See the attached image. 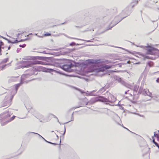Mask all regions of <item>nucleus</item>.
<instances>
[{
	"label": "nucleus",
	"instance_id": "nucleus-14",
	"mask_svg": "<svg viewBox=\"0 0 159 159\" xmlns=\"http://www.w3.org/2000/svg\"><path fill=\"white\" fill-rule=\"evenodd\" d=\"M40 67L41 68L43 69H43L44 68L42 66H40ZM54 70L53 69H51V68H48L46 69L45 70H43V71H45L47 72H52Z\"/></svg>",
	"mask_w": 159,
	"mask_h": 159
},
{
	"label": "nucleus",
	"instance_id": "nucleus-59",
	"mask_svg": "<svg viewBox=\"0 0 159 159\" xmlns=\"http://www.w3.org/2000/svg\"><path fill=\"white\" fill-rule=\"evenodd\" d=\"M85 99H87V98H85Z\"/></svg>",
	"mask_w": 159,
	"mask_h": 159
},
{
	"label": "nucleus",
	"instance_id": "nucleus-1",
	"mask_svg": "<svg viewBox=\"0 0 159 159\" xmlns=\"http://www.w3.org/2000/svg\"><path fill=\"white\" fill-rule=\"evenodd\" d=\"M109 95L108 98H106L102 96H99L95 98L94 99L92 100L93 103H95L98 101L106 103L107 104V102H114L116 100V98L112 95L109 93Z\"/></svg>",
	"mask_w": 159,
	"mask_h": 159
},
{
	"label": "nucleus",
	"instance_id": "nucleus-61",
	"mask_svg": "<svg viewBox=\"0 0 159 159\" xmlns=\"http://www.w3.org/2000/svg\"><path fill=\"white\" fill-rule=\"evenodd\" d=\"M135 2L136 1V0H134Z\"/></svg>",
	"mask_w": 159,
	"mask_h": 159
},
{
	"label": "nucleus",
	"instance_id": "nucleus-46",
	"mask_svg": "<svg viewBox=\"0 0 159 159\" xmlns=\"http://www.w3.org/2000/svg\"><path fill=\"white\" fill-rule=\"evenodd\" d=\"M11 48V47L10 46H9L8 48V50H10Z\"/></svg>",
	"mask_w": 159,
	"mask_h": 159
},
{
	"label": "nucleus",
	"instance_id": "nucleus-55",
	"mask_svg": "<svg viewBox=\"0 0 159 159\" xmlns=\"http://www.w3.org/2000/svg\"><path fill=\"white\" fill-rule=\"evenodd\" d=\"M56 72H57V73H59V72L58 71H56Z\"/></svg>",
	"mask_w": 159,
	"mask_h": 159
},
{
	"label": "nucleus",
	"instance_id": "nucleus-39",
	"mask_svg": "<svg viewBox=\"0 0 159 159\" xmlns=\"http://www.w3.org/2000/svg\"><path fill=\"white\" fill-rule=\"evenodd\" d=\"M75 44V43H74V42H72V43H71L70 44V45L72 46V45H74V44Z\"/></svg>",
	"mask_w": 159,
	"mask_h": 159
},
{
	"label": "nucleus",
	"instance_id": "nucleus-22",
	"mask_svg": "<svg viewBox=\"0 0 159 159\" xmlns=\"http://www.w3.org/2000/svg\"><path fill=\"white\" fill-rule=\"evenodd\" d=\"M153 63L151 61H149L148 63H147V64L150 66L151 67L153 65Z\"/></svg>",
	"mask_w": 159,
	"mask_h": 159
},
{
	"label": "nucleus",
	"instance_id": "nucleus-21",
	"mask_svg": "<svg viewBox=\"0 0 159 159\" xmlns=\"http://www.w3.org/2000/svg\"><path fill=\"white\" fill-rule=\"evenodd\" d=\"M8 60V58H6L3 59L1 62L2 63H5L7 62Z\"/></svg>",
	"mask_w": 159,
	"mask_h": 159
},
{
	"label": "nucleus",
	"instance_id": "nucleus-37",
	"mask_svg": "<svg viewBox=\"0 0 159 159\" xmlns=\"http://www.w3.org/2000/svg\"><path fill=\"white\" fill-rule=\"evenodd\" d=\"M86 42H92V39H91L90 40H86Z\"/></svg>",
	"mask_w": 159,
	"mask_h": 159
},
{
	"label": "nucleus",
	"instance_id": "nucleus-30",
	"mask_svg": "<svg viewBox=\"0 0 159 159\" xmlns=\"http://www.w3.org/2000/svg\"><path fill=\"white\" fill-rule=\"evenodd\" d=\"M10 64H11L10 63H8V64H7L4 65H3L2 66V68H5V66H7V65H8V66H9L10 65Z\"/></svg>",
	"mask_w": 159,
	"mask_h": 159
},
{
	"label": "nucleus",
	"instance_id": "nucleus-63",
	"mask_svg": "<svg viewBox=\"0 0 159 159\" xmlns=\"http://www.w3.org/2000/svg\"><path fill=\"white\" fill-rule=\"evenodd\" d=\"M158 132L159 133V130H158Z\"/></svg>",
	"mask_w": 159,
	"mask_h": 159
},
{
	"label": "nucleus",
	"instance_id": "nucleus-28",
	"mask_svg": "<svg viewBox=\"0 0 159 159\" xmlns=\"http://www.w3.org/2000/svg\"><path fill=\"white\" fill-rule=\"evenodd\" d=\"M75 89L76 90H78L80 92L82 93H85V92H83V91H82L80 89H79L77 88H75Z\"/></svg>",
	"mask_w": 159,
	"mask_h": 159
},
{
	"label": "nucleus",
	"instance_id": "nucleus-64",
	"mask_svg": "<svg viewBox=\"0 0 159 159\" xmlns=\"http://www.w3.org/2000/svg\"><path fill=\"white\" fill-rule=\"evenodd\" d=\"M134 91H136V90H134Z\"/></svg>",
	"mask_w": 159,
	"mask_h": 159
},
{
	"label": "nucleus",
	"instance_id": "nucleus-16",
	"mask_svg": "<svg viewBox=\"0 0 159 159\" xmlns=\"http://www.w3.org/2000/svg\"><path fill=\"white\" fill-rule=\"evenodd\" d=\"M48 117H50L51 116H52L54 118H56L57 120V121L59 123H60L59 121V120H58V118L54 115L52 114H48Z\"/></svg>",
	"mask_w": 159,
	"mask_h": 159
},
{
	"label": "nucleus",
	"instance_id": "nucleus-32",
	"mask_svg": "<svg viewBox=\"0 0 159 159\" xmlns=\"http://www.w3.org/2000/svg\"><path fill=\"white\" fill-rule=\"evenodd\" d=\"M74 117H72V116H71V120H70V121H69L68 122H66V123H68L71 121H73L74 120Z\"/></svg>",
	"mask_w": 159,
	"mask_h": 159
},
{
	"label": "nucleus",
	"instance_id": "nucleus-29",
	"mask_svg": "<svg viewBox=\"0 0 159 159\" xmlns=\"http://www.w3.org/2000/svg\"><path fill=\"white\" fill-rule=\"evenodd\" d=\"M30 133H33V134H36L37 135H38L40 137L41 136V135H40L39 134L37 133H35V132H28V133H27V134H29Z\"/></svg>",
	"mask_w": 159,
	"mask_h": 159
},
{
	"label": "nucleus",
	"instance_id": "nucleus-24",
	"mask_svg": "<svg viewBox=\"0 0 159 159\" xmlns=\"http://www.w3.org/2000/svg\"><path fill=\"white\" fill-rule=\"evenodd\" d=\"M114 78L115 80L117 81L120 78V77L117 76H114Z\"/></svg>",
	"mask_w": 159,
	"mask_h": 159
},
{
	"label": "nucleus",
	"instance_id": "nucleus-4",
	"mask_svg": "<svg viewBox=\"0 0 159 159\" xmlns=\"http://www.w3.org/2000/svg\"><path fill=\"white\" fill-rule=\"evenodd\" d=\"M11 116L9 111L4 112L0 115V122L4 121Z\"/></svg>",
	"mask_w": 159,
	"mask_h": 159
},
{
	"label": "nucleus",
	"instance_id": "nucleus-53",
	"mask_svg": "<svg viewBox=\"0 0 159 159\" xmlns=\"http://www.w3.org/2000/svg\"><path fill=\"white\" fill-rule=\"evenodd\" d=\"M23 75H22V77H23ZM21 79H22V77H21ZM23 81L24 82V81Z\"/></svg>",
	"mask_w": 159,
	"mask_h": 159
},
{
	"label": "nucleus",
	"instance_id": "nucleus-49",
	"mask_svg": "<svg viewBox=\"0 0 159 159\" xmlns=\"http://www.w3.org/2000/svg\"><path fill=\"white\" fill-rule=\"evenodd\" d=\"M41 138L43 139V138H44L42 136H41L40 137Z\"/></svg>",
	"mask_w": 159,
	"mask_h": 159
},
{
	"label": "nucleus",
	"instance_id": "nucleus-34",
	"mask_svg": "<svg viewBox=\"0 0 159 159\" xmlns=\"http://www.w3.org/2000/svg\"><path fill=\"white\" fill-rule=\"evenodd\" d=\"M122 126H123V127L124 128L126 129L127 130H128L129 131V132H131V133H134L133 132H132L131 131H130V130H129L128 129H127V128H126V127H125L124 126H123V125H122Z\"/></svg>",
	"mask_w": 159,
	"mask_h": 159
},
{
	"label": "nucleus",
	"instance_id": "nucleus-56",
	"mask_svg": "<svg viewBox=\"0 0 159 159\" xmlns=\"http://www.w3.org/2000/svg\"><path fill=\"white\" fill-rule=\"evenodd\" d=\"M38 36L39 37H40V38H41V37H42V36Z\"/></svg>",
	"mask_w": 159,
	"mask_h": 159
},
{
	"label": "nucleus",
	"instance_id": "nucleus-12",
	"mask_svg": "<svg viewBox=\"0 0 159 159\" xmlns=\"http://www.w3.org/2000/svg\"><path fill=\"white\" fill-rule=\"evenodd\" d=\"M24 82H23V80H21L20 83L16 84L15 85V93H16L17 92V90H18V88L20 86L21 84L23 83Z\"/></svg>",
	"mask_w": 159,
	"mask_h": 159
},
{
	"label": "nucleus",
	"instance_id": "nucleus-11",
	"mask_svg": "<svg viewBox=\"0 0 159 159\" xmlns=\"http://www.w3.org/2000/svg\"><path fill=\"white\" fill-rule=\"evenodd\" d=\"M2 38H3V37H2ZM4 39H6V40H7L8 41V43H12L13 44L16 43H17L20 42H22V41H23L26 40V39H21V40H19V41L17 40L16 39L15 40V41H14L12 42V41H10V40H9L8 39L6 38H4Z\"/></svg>",
	"mask_w": 159,
	"mask_h": 159
},
{
	"label": "nucleus",
	"instance_id": "nucleus-31",
	"mask_svg": "<svg viewBox=\"0 0 159 159\" xmlns=\"http://www.w3.org/2000/svg\"><path fill=\"white\" fill-rule=\"evenodd\" d=\"M26 46V44H23V45H19V46L20 47H22V48H24L25 47V46Z\"/></svg>",
	"mask_w": 159,
	"mask_h": 159
},
{
	"label": "nucleus",
	"instance_id": "nucleus-48",
	"mask_svg": "<svg viewBox=\"0 0 159 159\" xmlns=\"http://www.w3.org/2000/svg\"><path fill=\"white\" fill-rule=\"evenodd\" d=\"M139 92H142V91H141L140 89H139Z\"/></svg>",
	"mask_w": 159,
	"mask_h": 159
},
{
	"label": "nucleus",
	"instance_id": "nucleus-8",
	"mask_svg": "<svg viewBox=\"0 0 159 159\" xmlns=\"http://www.w3.org/2000/svg\"><path fill=\"white\" fill-rule=\"evenodd\" d=\"M110 66L107 65H102L100 66L98 69V71L99 72H103L105 70L110 68Z\"/></svg>",
	"mask_w": 159,
	"mask_h": 159
},
{
	"label": "nucleus",
	"instance_id": "nucleus-15",
	"mask_svg": "<svg viewBox=\"0 0 159 159\" xmlns=\"http://www.w3.org/2000/svg\"><path fill=\"white\" fill-rule=\"evenodd\" d=\"M11 122V121L9 119H8L5 122H0L1 124V125L2 126H4L6 125H7V123H9V122Z\"/></svg>",
	"mask_w": 159,
	"mask_h": 159
},
{
	"label": "nucleus",
	"instance_id": "nucleus-33",
	"mask_svg": "<svg viewBox=\"0 0 159 159\" xmlns=\"http://www.w3.org/2000/svg\"><path fill=\"white\" fill-rule=\"evenodd\" d=\"M154 136L155 137H158L159 136L155 132H154Z\"/></svg>",
	"mask_w": 159,
	"mask_h": 159
},
{
	"label": "nucleus",
	"instance_id": "nucleus-45",
	"mask_svg": "<svg viewBox=\"0 0 159 159\" xmlns=\"http://www.w3.org/2000/svg\"><path fill=\"white\" fill-rule=\"evenodd\" d=\"M20 33H18V34H17V37H18L19 36V35H20Z\"/></svg>",
	"mask_w": 159,
	"mask_h": 159
},
{
	"label": "nucleus",
	"instance_id": "nucleus-2",
	"mask_svg": "<svg viewBox=\"0 0 159 159\" xmlns=\"http://www.w3.org/2000/svg\"><path fill=\"white\" fill-rule=\"evenodd\" d=\"M14 96V95H11V94H8L6 96L4 100L1 103L0 107L6 106L8 107L10 106L11 104Z\"/></svg>",
	"mask_w": 159,
	"mask_h": 159
},
{
	"label": "nucleus",
	"instance_id": "nucleus-62",
	"mask_svg": "<svg viewBox=\"0 0 159 159\" xmlns=\"http://www.w3.org/2000/svg\"><path fill=\"white\" fill-rule=\"evenodd\" d=\"M143 92H144V93H143V94H144L145 93L143 91Z\"/></svg>",
	"mask_w": 159,
	"mask_h": 159
},
{
	"label": "nucleus",
	"instance_id": "nucleus-7",
	"mask_svg": "<svg viewBox=\"0 0 159 159\" xmlns=\"http://www.w3.org/2000/svg\"><path fill=\"white\" fill-rule=\"evenodd\" d=\"M113 115V120L118 125H121L120 122H121V120L119 116L116 113L114 112H112Z\"/></svg>",
	"mask_w": 159,
	"mask_h": 159
},
{
	"label": "nucleus",
	"instance_id": "nucleus-27",
	"mask_svg": "<svg viewBox=\"0 0 159 159\" xmlns=\"http://www.w3.org/2000/svg\"><path fill=\"white\" fill-rule=\"evenodd\" d=\"M16 116H13L12 117H11V118H10L9 119L11 121H12V120H13L16 117Z\"/></svg>",
	"mask_w": 159,
	"mask_h": 159
},
{
	"label": "nucleus",
	"instance_id": "nucleus-36",
	"mask_svg": "<svg viewBox=\"0 0 159 159\" xmlns=\"http://www.w3.org/2000/svg\"><path fill=\"white\" fill-rule=\"evenodd\" d=\"M156 81L157 83H159V77L157 79Z\"/></svg>",
	"mask_w": 159,
	"mask_h": 159
},
{
	"label": "nucleus",
	"instance_id": "nucleus-35",
	"mask_svg": "<svg viewBox=\"0 0 159 159\" xmlns=\"http://www.w3.org/2000/svg\"><path fill=\"white\" fill-rule=\"evenodd\" d=\"M147 95H148L149 96L151 97V96L152 95V93H151L149 92L148 93H147Z\"/></svg>",
	"mask_w": 159,
	"mask_h": 159
},
{
	"label": "nucleus",
	"instance_id": "nucleus-40",
	"mask_svg": "<svg viewBox=\"0 0 159 159\" xmlns=\"http://www.w3.org/2000/svg\"><path fill=\"white\" fill-rule=\"evenodd\" d=\"M104 89L103 88H102V89H101L98 92H99L100 91H101L102 89Z\"/></svg>",
	"mask_w": 159,
	"mask_h": 159
},
{
	"label": "nucleus",
	"instance_id": "nucleus-3",
	"mask_svg": "<svg viewBox=\"0 0 159 159\" xmlns=\"http://www.w3.org/2000/svg\"><path fill=\"white\" fill-rule=\"evenodd\" d=\"M34 64H42L43 65H50L51 64L46 62L39 61H36L34 62H32L30 64H28L24 66V67H31Z\"/></svg>",
	"mask_w": 159,
	"mask_h": 159
},
{
	"label": "nucleus",
	"instance_id": "nucleus-52",
	"mask_svg": "<svg viewBox=\"0 0 159 159\" xmlns=\"http://www.w3.org/2000/svg\"><path fill=\"white\" fill-rule=\"evenodd\" d=\"M127 91H125V94H126V93H127Z\"/></svg>",
	"mask_w": 159,
	"mask_h": 159
},
{
	"label": "nucleus",
	"instance_id": "nucleus-43",
	"mask_svg": "<svg viewBox=\"0 0 159 159\" xmlns=\"http://www.w3.org/2000/svg\"><path fill=\"white\" fill-rule=\"evenodd\" d=\"M52 144H53V145H57V144H57V143H52Z\"/></svg>",
	"mask_w": 159,
	"mask_h": 159
},
{
	"label": "nucleus",
	"instance_id": "nucleus-38",
	"mask_svg": "<svg viewBox=\"0 0 159 159\" xmlns=\"http://www.w3.org/2000/svg\"><path fill=\"white\" fill-rule=\"evenodd\" d=\"M65 132H66V128H65V126H64V133H63V135H64L65 134Z\"/></svg>",
	"mask_w": 159,
	"mask_h": 159
},
{
	"label": "nucleus",
	"instance_id": "nucleus-26",
	"mask_svg": "<svg viewBox=\"0 0 159 159\" xmlns=\"http://www.w3.org/2000/svg\"><path fill=\"white\" fill-rule=\"evenodd\" d=\"M43 35L45 36H50L51 35V34L49 33H46V34H45Z\"/></svg>",
	"mask_w": 159,
	"mask_h": 159
},
{
	"label": "nucleus",
	"instance_id": "nucleus-41",
	"mask_svg": "<svg viewBox=\"0 0 159 159\" xmlns=\"http://www.w3.org/2000/svg\"><path fill=\"white\" fill-rule=\"evenodd\" d=\"M42 57H38V59H41V58H42Z\"/></svg>",
	"mask_w": 159,
	"mask_h": 159
},
{
	"label": "nucleus",
	"instance_id": "nucleus-23",
	"mask_svg": "<svg viewBox=\"0 0 159 159\" xmlns=\"http://www.w3.org/2000/svg\"><path fill=\"white\" fill-rule=\"evenodd\" d=\"M142 55L144 57V60L147 59H150V57L148 56H144V55L143 54H142Z\"/></svg>",
	"mask_w": 159,
	"mask_h": 159
},
{
	"label": "nucleus",
	"instance_id": "nucleus-44",
	"mask_svg": "<svg viewBox=\"0 0 159 159\" xmlns=\"http://www.w3.org/2000/svg\"><path fill=\"white\" fill-rule=\"evenodd\" d=\"M47 143H49L51 144H52V143L50 142H49V141H48Z\"/></svg>",
	"mask_w": 159,
	"mask_h": 159
},
{
	"label": "nucleus",
	"instance_id": "nucleus-58",
	"mask_svg": "<svg viewBox=\"0 0 159 159\" xmlns=\"http://www.w3.org/2000/svg\"><path fill=\"white\" fill-rule=\"evenodd\" d=\"M117 17H116V18H115V20H116V19H117Z\"/></svg>",
	"mask_w": 159,
	"mask_h": 159
},
{
	"label": "nucleus",
	"instance_id": "nucleus-50",
	"mask_svg": "<svg viewBox=\"0 0 159 159\" xmlns=\"http://www.w3.org/2000/svg\"><path fill=\"white\" fill-rule=\"evenodd\" d=\"M41 138L43 139V138H44L42 136H41L40 137Z\"/></svg>",
	"mask_w": 159,
	"mask_h": 159
},
{
	"label": "nucleus",
	"instance_id": "nucleus-42",
	"mask_svg": "<svg viewBox=\"0 0 159 159\" xmlns=\"http://www.w3.org/2000/svg\"><path fill=\"white\" fill-rule=\"evenodd\" d=\"M43 139L47 143L48 141L46 140L44 138H43Z\"/></svg>",
	"mask_w": 159,
	"mask_h": 159
},
{
	"label": "nucleus",
	"instance_id": "nucleus-57",
	"mask_svg": "<svg viewBox=\"0 0 159 159\" xmlns=\"http://www.w3.org/2000/svg\"><path fill=\"white\" fill-rule=\"evenodd\" d=\"M64 23H61V25H63V24H64Z\"/></svg>",
	"mask_w": 159,
	"mask_h": 159
},
{
	"label": "nucleus",
	"instance_id": "nucleus-9",
	"mask_svg": "<svg viewBox=\"0 0 159 159\" xmlns=\"http://www.w3.org/2000/svg\"><path fill=\"white\" fill-rule=\"evenodd\" d=\"M154 49V48L152 47L147 48L146 49L147 51V52H146L147 54H153Z\"/></svg>",
	"mask_w": 159,
	"mask_h": 159
},
{
	"label": "nucleus",
	"instance_id": "nucleus-60",
	"mask_svg": "<svg viewBox=\"0 0 159 159\" xmlns=\"http://www.w3.org/2000/svg\"><path fill=\"white\" fill-rule=\"evenodd\" d=\"M54 132V131H51V132Z\"/></svg>",
	"mask_w": 159,
	"mask_h": 159
},
{
	"label": "nucleus",
	"instance_id": "nucleus-47",
	"mask_svg": "<svg viewBox=\"0 0 159 159\" xmlns=\"http://www.w3.org/2000/svg\"><path fill=\"white\" fill-rule=\"evenodd\" d=\"M73 114H74V112H73L71 114V116L73 117V115H74Z\"/></svg>",
	"mask_w": 159,
	"mask_h": 159
},
{
	"label": "nucleus",
	"instance_id": "nucleus-18",
	"mask_svg": "<svg viewBox=\"0 0 159 159\" xmlns=\"http://www.w3.org/2000/svg\"><path fill=\"white\" fill-rule=\"evenodd\" d=\"M122 20V19H121L120 20H119L118 21H117V22H116V23H115L114 24H113L112 26H111L109 28V29H111L114 26H115L118 23H119L120 21Z\"/></svg>",
	"mask_w": 159,
	"mask_h": 159
},
{
	"label": "nucleus",
	"instance_id": "nucleus-54",
	"mask_svg": "<svg viewBox=\"0 0 159 159\" xmlns=\"http://www.w3.org/2000/svg\"><path fill=\"white\" fill-rule=\"evenodd\" d=\"M23 75H22V77H23ZM21 79H22V77H21ZM23 81L24 82V81Z\"/></svg>",
	"mask_w": 159,
	"mask_h": 159
},
{
	"label": "nucleus",
	"instance_id": "nucleus-5",
	"mask_svg": "<svg viewBox=\"0 0 159 159\" xmlns=\"http://www.w3.org/2000/svg\"><path fill=\"white\" fill-rule=\"evenodd\" d=\"M73 66L72 63H70L69 64H64L62 67V69L66 71H70L71 70V68Z\"/></svg>",
	"mask_w": 159,
	"mask_h": 159
},
{
	"label": "nucleus",
	"instance_id": "nucleus-10",
	"mask_svg": "<svg viewBox=\"0 0 159 159\" xmlns=\"http://www.w3.org/2000/svg\"><path fill=\"white\" fill-rule=\"evenodd\" d=\"M117 81L119 83H120L123 85L127 87H129V85L128 84H127L124 80H122V78L120 77Z\"/></svg>",
	"mask_w": 159,
	"mask_h": 159
},
{
	"label": "nucleus",
	"instance_id": "nucleus-25",
	"mask_svg": "<svg viewBox=\"0 0 159 159\" xmlns=\"http://www.w3.org/2000/svg\"><path fill=\"white\" fill-rule=\"evenodd\" d=\"M143 91L144 92L145 94L147 95V93H149V91L148 90L144 89H143Z\"/></svg>",
	"mask_w": 159,
	"mask_h": 159
},
{
	"label": "nucleus",
	"instance_id": "nucleus-51",
	"mask_svg": "<svg viewBox=\"0 0 159 159\" xmlns=\"http://www.w3.org/2000/svg\"><path fill=\"white\" fill-rule=\"evenodd\" d=\"M56 136H57V137L58 138V136L57 135V134H56Z\"/></svg>",
	"mask_w": 159,
	"mask_h": 159
},
{
	"label": "nucleus",
	"instance_id": "nucleus-17",
	"mask_svg": "<svg viewBox=\"0 0 159 159\" xmlns=\"http://www.w3.org/2000/svg\"><path fill=\"white\" fill-rule=\"evenodd\" d=\"M89 102H85V103L84 104H83V105H82L81 106H79V107H74V108H73V109H75L79 108V107H80L83 106H84V105H87L89 103Z\"/></svg>",
	"mask_w": 159,
	"mask_h": 159
},
{
	"label": "nucleus",
	"instance_id": "nucleus-19",
	"mask_svg": "<svg viewBox=\"0 0 159 159\" xmlns=\"http://www.w3.org/2000/svg\"><path fill=\"white\" fill-rule=\"evenodd\" d=\"M3 43L2 42H0V55H1L2 54L1 53V48H3L2 47V46L3 45Z\"/></svg>",
	"mask_w": 159,
	"mask_h": 159
},
{
	"label": "nucleus",
	"instance_id": "nucleus-13",
	"mask_svg": "<svg viewBox=\"0 0 159 159\" xmlns=\"http://www.w3.org/2000/svg\"><path fill=\"white\" fill-rule=\"evenodd\" d=\"M96 90H93L90 92H89L88 91H87V93H86V96H96V95L94 94H93V92H96Z\"/></svg>",
	"mask_w": 159,
	"mask_h": 159
},
{
	"label": "nucleus",
	"instance_id": "nucleus-6",
	"mask_svg": "<svg viewBox=\"0 0 159 159\" xmlns=\"http://www.w3.org/2000/svg\"><path fill=\"white\" fill-rule=\"evenodd\" d=\"M86 63L89 64H92L93 65H96L100 62V60H94L89 59L86 60Z\"/></svg>",
	"mask_w": 159,
	"mask_h": 159
},
{
	"label": "nucleus",
	"instance_id": "nucleus-20",
	"mask_svg": "<svg viewBox=\"0 0 159 159\" xmlns=\"http://www.w3.org/2000/svg\"><path fill=\"white\" fill-rule=\"evenodd\" d=\"M153 143L155 144V145L159 149V145L155 141L154 139L152 140Z\"/></svg>",
	"mask_w": 159,
	"mask_h": 159
}]
</instances>
